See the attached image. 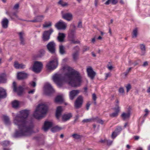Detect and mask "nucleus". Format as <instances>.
I'll list each match as a JSON object with an SVG mask.
<instances>
[{
	"mask_svg": "<svg viewBox=\"0 0 150 150\" xmlns=\"http://www.w3.org/2000/svg\"><path fill=\"white\" fill-rule=\"evenodd\" d=\"M54 81L60 87H62L64 82L69 81V84L73 87L79 86L81 81L80 73L74 69L68 70L63 76L61 74H55L53 77Z\"/></svg>",
	"mask_w": 150,
	"mask_h": 150,
	"instance_id": "1",
	"label": "nucleus"
},
{
	"mask_svg": "<svg viewBox=\"0 0 150 150\" xmlns=\"http://www.w3.org/2000/svg\"><path fill=\"white\" fill-rule=\"evenodd\" d=\"M13 123L15 125L18 126V129H16L13 134V136L15 138L29 137L33 132L34 125L32 123H30L28 126H27L16 122Z\"/></svg>",
	"mask_w": 150,
	"mask_h": 150,
	"instance_id": "2",
	"label": "nucleus"
},
{
	"mask_svg": "<svg viewBox=\"0 0 150 150\" xmlns=\"http://www.w3.org/2000/svg\"><path fill=\"white\" fill-rule=\"evenodd\" d=\"M29 114V110L25 109L20 111V113L17 115L13 120L16 122L27 126H28L30 123L33 125L32 122H29L27 121V118Z\"/></svg>",
	"mask_w": 150,
	"mask_h": 150,
	"instance_id": "3",
	"label": "nucleus"
},
{
	"mask_svg": "<svg viewBox=\"0 0 150 150\" xmlns=\"http://www.w3.org/2000/svg\"><path fill=\"white\" fill-rule=\"evenodd\" d=\"M73 28L70 29L68 33V40L71 41V44H79L80 42L78 40L75 41L74 39L75 37V34L76 33L75 28L76 26L74 25H73Z\"/></svg>",
	"mask_w": 150,
	"mask_h": 150,
	"instance_id": "4",
	"label": "nucleus"
},
{
	"mask_svg": "<svg viewBox=\"0 0 150 150\" xmlns=\"http://www.w3.org/2000/svg\"><path fill=\"white\" fill-rule=\"evenodd\" d=\"M58 65V58L56 56H54L52 58V59L47 64L46 67L48 70L52 71L56 69Z\"/></svg>",
	"mask_w": 150,
	"mask_h": 150,
	"instance_id": "5",
	"label": "nucleus"
},
{
	"mask_svg": "<svg viewBox=\"0 0 150 150\" xmlns=\"http://www.w3.org/2000/svg\"><path fill=\"white\" fill-rule=\"evenodd\" d=\"M44 92L45 94L48 96H51L54 92L52 86L49 83H47L44 86Z\"/></svg>",
	"mask_w": 150,
	"mask_h": 150,
	"instance_id": "6",
	"label": "nucleus"
},
{
	"mask_svg": "<svg viewBox=\"0 0 150 150\" xmlns=\"http://www.w3.org/2000/svg\"><path fill=\"white\" fill-rule=\"evenodd\" d=\"M48 105L45 104H40L38 105V111H39L43 115L44 117L46 115L48 111Z\"/></svg>",
	"mask_w": 150,
	"mask_h": 150,
	"instance_id": "7",
	"label": "nucleus"
},
{
	"mask_svg": "<svg viewBox=\"0 0 150 150\" xmlns=\"http://www.w3.org/2000/svg\"><path fill=\"white\" fill-rule=\"evenodd\" d=\"M43 66V64L41 62L36 61L34 64L33 67V70L36 73H39L41 71Z\"/></svg>",
	"mask_w": 150,
	"mask_h": 150,
	"instance_id": "8",
	"label": "nucleus"
},
{
	"mask_svg": "<svg viewBox=\"0 0 150 150\" xmlns=\"http://www.w3.org/2000/svg\"><path fill=\"white\" fill-rule=\"evenodd\" d=\"M56 45L54 41L49 42L47 45L46 47L49 52L52 54L55 53Z\"/></svg>",
	"mask_w": 150,
	"mask_h": 150,
	"instance_id": "9",
	"label": "nucleus"
},
{
	"mask_svg": "<svg viewBox=\"0 0 150 150\" xmlns=\"http://www.w3.org/2000/svg\"><path fill=\"white\" fill-rule=\"evenodd\" d=\"M54 32L53 29L50 28L49 30L44 32L43 34L42 40L44 41H48L50 38V36Z\"/></svg>",
	"mask_w": 150,
	"mask_h": 150,
	"instance_id": "10",
	"label": "nucleus"
},
{
	"mask_svg": "<svg viewBox=\"0 0 150 150\" xmlns=\"http://www.w3.org/2000/svg\"><path fill=\"white\" fill-rule=\"evenodd\" d=\"M83 99L82 96H79L74 103V107L76 109H78L81 108L83 103Z\"/></svg>",
	"mask_w": 150,
	"mask_h": 150,
	"instance_id": "11",
	"label": "nucleus"
},
{
	"mask_svg": "<svg viewBox=\"0 0 150 150\" xmlns=\"http://www.w3.org/2000/svg\"><path fill=\"white\" fill-rule=\"evenodd\" d=\"M13 90L15 92H17L18 96L21 95L23 93V88L21 86H19L18 88L17 86L16 83L15 81H13Z\"/></svg>",
	"mask_w": 150,
	"mask_h": 150,
	"instance_id": "12",
	"label": "nucleus"
},
{
	"mask_svg": "<svg viewBox=\"0 0 150 150\" xmlns=\"http://www.w3.org/2000/svg\"><path fill=\"white\" fill-rule=\"evenodd\" d=\"M55 27L58 30H65L67 27L66 24L62 20H60L55 25Z\"/></svg>",
	"mask_w": 150,
	"mask_h": 150,
	"instance_id": "13",
	"label": "nucleus"
},
{
	"mask_svg": "<svg viewBox=\"0 0 150 150\" xmlns=\"http://www.w3.org/2000/svg\"><path fill=\"white\" fill-rule=\"evenodd\" d=\"M53 126V123L52 122L48 121H45L42 128L45 132L47 131L49 129L52 127Z\"/></svg>",
	"mask_w": 150,
	"mask_h": 150,
	"instance_id": "14",
	"label": "nucleus"
},
{
	"mask_svg": "<svg viewBox=\"0 0 150 150\" xmlns=\"http://www.w3.org/2000/svg\"><path fill=\"white\" fill-rule=\"evenodd\" d=\"M87 71L88 76L92 80H93L96 75V73L93 70L91 67L87 69Z\"/></svg>",
	"mask_w": 150,
	"mask_h": 150,
	"instance_id": "15",
	"label": "nucleus"
},
{
	"mask_svg": "<svg viewBox=\"0 0 150 150\" xmlns=\"http://www.w3.org/2000/svg\"><path fill=\"white\" fill-rule=\"evenodd\" d=\"M74 49L75 50V52L73 54L72 57L73 60L76 61L78 58L79 47L78 45L76 46Z\"/></svg>",
	"mask_w": 150,
	"mask_h": 150,
	"instance_id": "16",
	"label": "nucleus"
},
{
	"mask_svg": "<svg viewBox=\"0 0 150 150\" xmlns=\"http://www.w3.org/2000/svg\"><path fill=\"white\" fill-rule=\"evenodd\" d=\"M62 111L63 109L62 106H59L57 107L55 115L57 120H59L60 118L62 115Z\"/></svg>",
	"mask_w": 150,
	"mask_h": 150,
	"instance_id": "17",
	"label": "nucleus"
},
{
	"mask_svg": "<svg viewBox=\"0 0 150 150\" xmlns=\"http://www.w3.org/2000/svg\"><path fill=\"white\" fill-rule=\"evenodd\" d=\"M28 74L24 71L20 72L18 73L17 77L19 80H23L27 78Z\"/></svg>",
	"mask_w": 150,
	"mask_h": 150,
	"instance_id": "18",
	"label": "nucleus"
},
{
	"mask_svg": "<svg viewBox=\"0 0 150 150\" xmlns=\"http://www.w3.org/2000/svg\"><path fill=\"white\" fill-rule=\"evenodd\" d=\"M62 17L63 18L68 21H69L72 19L73 16L70 13H63L62 14Z\"/></svg>",
	"mask_w": 150,
	"mask_h": 150,
	"instance_id": "19",
	"label": "nucleus"
},
{
	"mask_svg": "<svg viewBox=\"0 0 150 150\" xmlns=\"http://www.w3.org/2000/svg\"><path fill=\"white\" fill-rule=\"evenodd\" d=\"M7 97V93L6 89L0 87V100Z\"/></svg>",
	"mask_w": 150,
	"mask_h": 150,
	"instance_id": "20",
	"label": "nucleus"
},
{
	"mask_svg": "<svg viewBox=\"0 0 150 150\" xmlns=\"http://www.w3.org/2000/svg\"><path fill=\"white\" fill-rule=\"evenodd\" d=\"M45 53V51L43 49L40 50L38 53L33 56V58L35 60L38 59L39 58H41L43 57Z\"/></svg>",
	"mask_w": 150,
	"mask_h": 150,
	"instance_id": "21",
	"label": "nucleus"
},
{
	"mask_svg": "<svg viewBox=\"0 0 150 150\" xmlns=\"http://www.w3.org/2000/svg\"><path fill=\"white\" fill-rule=\"evenodd\" d=\"M9 22L8 19L6 18H3L1 22L2 28L4 29L7 28L8 27Z\"/></svg>",
	"mask_w": 150,
	"mask_h": 150,
	"instance_id": "22",
	"label": "nucleus"
},
{
	"mask_svg": "<svg viewBox=\"0 0 150 150\" xmlns=\"http://www.w3.org/2000/svg\"><path fill=\"white\" fill-rule=\"evenodd\" d=\"M72 117V114L71 113L64 114L62 116V120L63 122H66L69 120Z\"/></svg>",
	"mask_w": 150,
	"mask_h": 150,
	"instance_id": "23",
	"label": "nucleus"
},
{
	"mask_svg": "<svg viewBox=\"0 0 150 150\" xmlns=\"http://www.w3.org/2000/svg\"><path fill=\"white\" fill-rule=\"evenodd\" d=\"M79 93V90H72L70 92L69 98L71 100H73Z\"/></svg>",
	"mask_w": 150,
	"mask_h": 150,
	"instance_id": "24",
	"label": "nucleus"
},
{
	"mask_svg": "<svg viewBox=\"0 0 150 150\" xmlns=\"http://www.w3.org/2000/svg\"><path fill=\"white\" fill-rule=\"evenodd\" d=\"M37 111H38V109L37 108L33 114V116L35 118L39 120L42 119L43 117H45L44 115V116L41 113L40 114H39L38 112Z\"/></svg>",
	"mask_w": 150,
	"mask_h": 150,
	"instance_id": "25",
	"label": "nucleus"
},
{
	"mask_svg": "<svg viewBox=\"0 0 150 150\" xmlns=\"http://www.w3.org/2000/svg\"><path fill=\"white\" fill-rule=\"evenodd\" d=\"M65 37V35L64 33H59L57 37V39L59 42H64Z\"/></svg>",
	"mask_w": 150,
	"mask_h": 150,
	"instance_id": "26",
	"label": "nucleus"
},
{
	"mask_svg": "<svg viewBox=\"0 0 150 150\" xmlns=\"http://www.w3.org/2000/svg\"><path fill=\"white\" fill-rule=\"evenodd\" d=\"M130 111L129 110L127 113L123 112L121 115V116L123 120H125L126 119L130 118Z\"/></svg>",
	"mask_w": 150,
	"mask_h": 150,
	"instance_id": "27",
	"label": "nucleus"
},
{
	"mask_svg": "<svg viewBox=\"0 0 150 150\" xmlns=\"http://www.w3.org/2000/svg\"><path fill=\"white\" fill-rule=\"evenodd\" d=\"M62 129V128L59 126L58 125H56L54 127H52L51 128L50 130L53 133H55L60 131Z\"/></svg>",
	"mask_w": 150,
	"mask_h": 150,
	"instance_id": "28",
	"label": "nucleus"
},
{
	"mask_svg": "<svg viewBox=\"0 0 150 150\" xmlns=\"http://www.w3.org/2000/svg\"><path fill=\"white\" fill-rule=\"evenodd\" d=\"M18 34L19 35L20 40V44L23 45H24L25 44V40L24 38L23 37V35L24 34V33L23 32H21L19 33Z\"/></svg>",
	"mask_w": 150,
	"mask_h": 150,
	"instance_id": "29",
	"label": "nucleus"
},
{
	"mask_svg": "<svg viewBox=\"0 0 150 150\" xmlns=\"http://www.w3.org/2000/svg\"><path fill=\"white\" fill-rule=\"evenodd\" d=\"M33 139L36 140L38 142L39 145H43L44 144V142L42 140V138L40 137L35 136L33 137Z\"/></svg>",
	"mask_w": 150,
	"mask_h": 150,
	"instance_id": "30",
	"label": "nucleus"
},
{
	"mask_svg": "<svg viewBox=\"0 0 150 150\" xmlns=\"http://www.w3.org/2000/svg\"><path fill=\"white\" fill-rule=\"evenodd\" d=\"M140 49L141 51V55H144L146 53L145 46L144 44H140Z\"/></svg>",
	"mask_w": 150,
	"mask_h": 150,
	"instance_id": "31",
	"label": "nucleus"
},
{
	"mask_svg": "<svg viewBox=\"0 0 150 150\" xmlns=\"http://www.w3.org/2000/svg\"><path fill=\"white\" fill-rule=\"evenodd\" d=\"M65 47L62 45H59V53L61 54H64L66 53V51L65 50Z\"/></svg>",
	"mask_w": 150,
	"mask_h": 150,
	"instance_id": "32",
	"label": "nucleus"
},
{
	"mask_svg": "<svg viewBox=\"0 0 150 150\" xmlns=\"http://www.w3.org/2000/svg\"><path fill=\"white\" fill-rule=\"evenodd\" d=\"M57 4L63 7L68 6L69 5V4L67 3L64 2L63 0H59Z\"/></svg>",
	"mask_w": 150,
	"mask_h": 150,
	"instance_id": "33",
	"label": "nucleus"
},
{
	"mask_svg": "<svg viewBox=\"0 0 150 150\" xmlns=\"http://www.w3.org/2000/svg\"><path fill=\"white\" fill-rule=\"evenodd\" d=\"M64 100L62 96L61 95L57 96L55 98V101L56 103H62L63 102Z\"/></svg>",
	"mask_w": 150,
	"mask_h": 150,
	"instance_id": "34",
	"label": "nucleus"
},
{
	"mask_svg": "<svg viewBox=\"0 0 150 150\" xmlns=\"http://www.w3.org/2000/svg\"><path fill=\"white\" fill-rule=\"evenodd\" d=\"M12 105L13 108H18L19 105V101L16 100H14L12 102Z\"/></svg>",
	"mask_w": 150,
	"mask_h": 150,
	"instance_id": "35",
	"label": "nucleus"
},
{
	"mask_svg": "<svg viewBox=\"0 0 150 150\" xmlns=\"http://www.w3.org/2000/svg\"><path fill=\"white\" fill-rule=\"evenodd\" d=\"M3 117L5 124L6 125H10L11 123L9 117L8 116L5 115L3 116Z\"/></svg>",
	"mask_w": 150,
	"mask_h": 150,
	"instance_id": "36",
	"label": "nucleus"
},
{
	"mask_svg": "<svg viewBox=\"0 0 150 150\" xmlns=\"http://www.w3.org/2000/svg\"><path fill=\"white\" fill-rule=\"evenodd\" d=\"M138 34V28H135L133 30L132 33V38H135L137 37Z\"/></svg>",
	"mask_w": 150,
	"mask_h": 150,
	"instance_id": "37",
	"label": "nucleus"
},
{
	"mask_svg": "<svg viewBox=\"0 0 150 150\" xmlns=\"http://www.w3.org/2000/svg\"><path fill=\"white\" fill-rule=\"evenodd\" d=\"M4 75V73L0 75V83H5L6 82V80L5 78Z\"/></svg>",
	"mask_w": 150,
	"mask_h": 150,
	"instance_id": "38",
	"label": "nucleus"
},
{
	"mask_svg": "<svg viewBox=\"0 0 150 150\" xmlns=\"http://www.w3.org/2000/svg\"><path fill=\"white\" fill-rule=\"evenodd\" d=\"M115 112L109 114V116L111 117H114L118 116L120 111L118 110H115Z\"/></svg>",
	"mask_w": 150,
	"mask_h": 150,
	"instance_id": "39",
	"label": "nucleus"
},
{
	"mask_svg": "<svg viewBox=\"0 0 150 150\" xmlns=\"http://www.w3.org/2000/svg\"><path fill=\"white\" fill-rule=\"evenodd\" d=\"M10 142L8 141L5 140L2 142L1 143L4 147H6L10 144Z\"/></svg>",
	"mask_w": 150,
	"mask_h": 150,
	"instance_id": "40",
	"label": "nucleus"
},
{
	"mask_svg": "<svg viewBox=\"0 0 150 150\" xmlns=\"http://www.w3.org/2000/svg\"><path fill=\"white\" fill-rule=\"evenodd\" d=\"M44 16L43 15L38 16L35 17L37 22H41L43 19Z\"/></svg>",
	"mask_w": 150,
	"mask_h": 150,
	"instance_id": "41",
	"label": "nucleus"
},
{
	"mask_svg": "<svg viewBox=\"0 0 150 150\" xmlns=\"http://www.w3.org/2000/svg\"><path fill=\"white\" fill-rule=\"evenodd\" d=\"M98 117H96L95 118V119H83L82 121V122L83 123H87L88 122H91V120H94V119H96L97 118H98Z\"/></svg>",
	"mask_w": 150,
	"mask_h": 150,
	"instance_id": "42",
	"label": "nucleus"
},
{
	"mask_svg": "<svg viewBox=\"0 0 150 150\" xmlns=\"http://www.w3.org/2000/svg\"><path fill=\"white\" fill-rule=\"evenodd\" d=\"M72 136L74 138L77 139H78L81 137V136L80 135L77 134H73Z\"/></svg>",
	"mask_w": 150,
	"mask_h": 150,
	"instance_id": "43",
	"label": "nucleus"
},
{
	"mask_svg": "<svg viewBox=\"0 0 150 150\" xmlns=\"http://www.w3.org/2000/svg\"><path fill=\"white\" fill-rule=\"evenodd\" d=\"M127 89V92L128 93L132 88V86L130 83L127 84L126 86Z\"/></svg>",
	"mask_w": 150,
	"mask_h": 150,
	"instance_id": "44",
	"label": "nucleus"
},
{
	"mask_svg": "<svg viewBox=\"0 0 150 150\" xmlns=\"http://www.w3.org/2000/svg\"><path fill=\"white\" fill-rule=\"evenodd\" d=\"M122 130V128L121 127H118L115 129V132L116 133H119Z\"/></svg>",
	"mask_w": 150,
	"mask_h": 150,
	"instance_id": "45",
	"label": "nucleus"
},
{
	"mask_svg": "<svg viewBox=\"0 0 150 150\" xmlns=\"http://www.w3.org/2000/svg\"><path fill=\"white\" fill-rule=\"evenodd\" d=\"M113 110H118L119 111H120V107L119 106V104H116L115 105V107L113 108Z\"/></svg>",
	"mask_w": 150,
	"mask_h": 150,
	"instance_id": "46",
	"label": "nucleus"
},
{
	"mask_svg": "<svg viewBox=\"0 0 150 150\" xmlns=\"http://www.w3.org/2000/svg\"><path fill=\"white\" fill-rule=\"evenodd\" d=\"M52 25V23L50 22H49L48 23H46L43 25V26L45 28H48Z\"/></svg>",
	"mask_w": 150,
	"mask_h": 150,
	"instance_id": "47",
	"label": "nucleus"
},
{
	"mask_svg": "<svg viewBox=\"0 0 150 150\" xmlns=\"http://www.w3.org/2000/svg\"><path fill=\"white\" fill-rule=\"evenodd\" d=\"M131 69L132 67H130L127 69L125 72L124 73V74H125V76H127L128 74L129 71L131 70Z\"/></svg>",
	"mask_w": 150,
	"mask_h": 150,
	"instance_id": "48",
	"label": "nucleus"
},
{
	"mask_svg": "<svg viewBox=\"0 0 150 150\" xmlns=\"http://www.w3.org/2000/svg\"><path fill=\"white\" fill-rule=\"evenodd\" d=\"M20 64L18 62H15L14 64V67L16 69H19Z\"/></svg>",
	"mask_w": 150,
	"mask_h": 150,
	"instance_id": "49",
	"label": "nucleus"
},
{
	"mask_svg": "<svg viewBox=\"0 0 150 150\" xmlns=\"http://www.w3.org/2000/svg\"><path fill=\"white\" fill-rule=\"evenodd\" d=\"M89 50V47L86 46H84L83 48V52L88 51Z\"/></svg>",
	"mask_w": 150,
	"mask_h": 150,
	"instance_id": "50",
	"label": "nucleus"
},
{
	"mask_svg": "<svg viewBox=\"0 0 150 150\" xmlns=\"http://www.w3.org/2000/svg\"><path fill=\"white\" fill-rule=\"evenodd\" d=\"M30 83L31 86L33 88L35 87L36 85V83L34 81H32L31 83Z\"/></svg>",
	"mask_w": 150,
	"mask_h": 150,
	"instance_id": "51",
	"label": "nucleus"
},
{
	"mask_svg": "<svg viewBox=\"0 0 150 150\" xmlns=\"http://www.w3.org/2000/svg\"><path fill=\"white\" fill-rule=\"evenodd\" d=\"M119 92L120 93H124V90L122 87H120L119 89Z\"/></svg>",
	"mask_w": 150,
	"mask_h": 150,
	"instance_id": "52",
	"label": "nucleus"
},
{
	"mask_svg": "<svg viewBox=\"0 0 150 150\" xmlns=\"http://www.w3.org/2000/svg\"><path fill=\"white\" fill-rule=\"evenodd\" d=\"M117 134L115 132H113L112 134V137L113 139L115 138L117 135Z\"/></svg>",
	"mask_w": 150,
	"mask_h": 150,
	"instance_id": "53",
	"label": "nucleus"
},
{
	"mask_svg": "<svg viewBox=\"0 0 150 150\" xmlns=\"http://www.w3.org/2000/svg\"><path fill=\"white\" fill-rule=\"evenodd\" d=\"M106 144L108 146L110 145L112 142V141H110V140H108L106 139Z\"/></svg>",
	"mask_w": 150,
	"mask_h": 150,
	"instance_id": "54",
	"label": "nucleus"
},
{
	"mask_svg": "<svg viewBox=\"0 0 150 150\" xmlns=\"http://www.w3.org/2000/svg\"><path fill=\"white\" fill-rule=\"evenodd\" d=\"M79 118V116L78 115H77L75 116V119L73 122V124H74L77 122Z\"/></svg>",
	"mask_w": 150,
	"mask_h": 150,
	"instance_id": "55",
	"label": "nucleus"
},
{
	"mask_svg": "<svg viewBox=\"0 0 150 150\" xmlns=\"http://www.w3.org/2000/svg\"><path fill=\"white\" fill-rule=\"evenodd\" d=\"M97 97L95 93H94L92 94V99L93 101H96Z\"/></svg>",
	"mask_w": 150,
	"mask_h": 150,
	"instance_id": "56",
	"label": "nucleus"
},
{
	"mask_svg": "<svg viewBox=\"0 0 150 150\" xmlns=\"http://www.w3.org/2000/svg\"><path fill=\"white\" fill-rule=\"evenodd\" d=\"M118 2V0H111V3L113 5L116 4Z\"/></svg>",
	"mask_w": 150,
	"mask_h": 150,
	"instance_id": "57",
	"label": "nucleus"
},
{
	"mask_svg": "<svg viewBox=\"0 0 150 150\" xmlns=\"http://www.w3.org/2000/svg\"><path fill=\"white\" fill-rule=\"evenodd\" d=\"M77 27L79 28H82V22L81 21H79L78 23Z\"/></svg>",
	"mask_w": 150,
	"mask_h": 150,
	"instance_id": "58",
	"label": "nucleus"
},
{
	"mask_svg": "<svg viewBox=\"0 0 150 150\" xmlns=\"http://www.w3.org/2000/svg\"><path fill=\"white\" fill-rule=\"evenodd\" d=\"M25 67V65L23 64H20L19 69H24Z\"/></svg>",
	"mask_w": 150,
	"mask_h": 150,
	"instance_id": "59",
	"label": "nucleus"
},
{
	"mask_svg": "<svg viewBox=\"0 0 150 150\" xmlns=\"http://www.w3.org/2000/svg\"><path fill=\"white\" fill-rule=\"evenodd\" d=\"M89 102H88L86 104V109L87 110H88L89 107L91 105V104L89 103Z\"/></svg>",
	"mask_w": 150,
	"mask_h": 150,
	"instance_id": "60",
	"label": "nucleus"
},
{
	"mask_svg": "<svg viewBox=\"0 0 150 150\" xmlns=\"http://www.w3.org/2000/svg\"><path fill=\"white\" fill-rule=\"evenodd\" d=\"M111 3V0H108L104 4L106 5H108Z\"/></svg>",
	"mask_w": 150,
	"mask_h": 150,
	"instance_id": "61",
	"label": "nucleus"
},
{
	"mask_svg": "<svg viewBox=\"0 0 150 150\" xmlns=\"http://www.w3.org/2000/svg\"><path fill=\"white\" fill-rule=\"evenodd\" d=\"M19 7V4H16L13 7V8L15 9H17Z\"/></svg>",
	"mask_w": 150,
	"mask_h": 150,
	"instance_id": "62",
	"label": "nucleus"
},
{
	"mask_svg": "<svg viewBox=\"0 0 150 150\" xmlns=\"http://www.w3.org/2000/svg\"><path fill=\"white\" fill-rule=\"evenodd\" d=\"M35 91V89H33L30 91H28V93L29 94H33Z\"/></svg>",
	"mask_w": 150,
	"mask_h": 150,
	"instance_id": "63",
	"label": "nucleus"
},
{
	"mask_svg": "<svg viewBox=\"0 0 150 150\" xmlns=\"http://www.w3.org/2000/svg\"><path fill=\"white\" fill-rule=\"evenodd\" d=\"M148 62L147 61H145L144 63L142 65V66L143 67H145L147 66L148 65Z\"/></svg>",
	"mask_w": 150,
	"mask_h": 150,
	"instance_id": "64",
	"label": "nucleus"
}]
</instances>
